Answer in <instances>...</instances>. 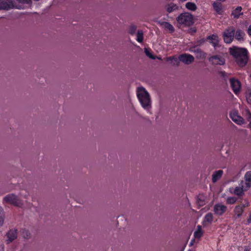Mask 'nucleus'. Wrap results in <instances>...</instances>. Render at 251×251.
Returning a JSON list of instances; mask_svg holds the SVG:
<instances>
[{
    "instance_id": "0eeeda50",
    "label": "nucleus",
    "mask_w": 251,
    "mask_h": 251,
    "mask_svg": "<svg viewBox=\"0 0 251 251\" xmlns=\"http://www.w3.org/2000/svg\"><path fill=\"white\" fill-rule=\"evenodd\" d=\"M230 117L232 120L238 125H242L244 123V120L238 115L236 111H232L230 113Z\"/></svg>"
},
{
    "instance_id": "f3484780",
    "label": "nucleus",
    "mask_w": 251,
    "mask_h": 251,
    "mask_svg": "<svg viewBox=\"0 0 251 251\" xmlns=\"http://www.w3.org/2000/svg\"><path fill=\"white\" fill-rule=\"evenodd\" d=\"M7 242L8 243H9L15 240L17 237V230L15 229L10 230L7 233Z\"/></svg>"
},
{
    "instance_id": "4c0bfd02",
    "label": "nucleus",
    "mask_w": 251,
    "mask_h": 251,
    "mask_svg": "<svg viewBox=\"0 0 251 251\" xmlns=\"http://www.w3.org/2000/svg\"><path fill=\"white\" fill-rule=\"evenodd\" d=\"M247 222L248 224H250L251 223V212L250 213L249 215V217L247 219Z\"/></svg>"
},
{
    "instance_id": "7c9ffc66",
    "label": "nucleus",
    "mask_w": 251,
    "mask_h": 251,
    "mask_svg": "<svg viewBox=\"0 0 251 251\" xmlns=\"http://www.w3.org/2000/svg\"><path fill=\"white\" fill-rule=\"evenodd\" d=\"M4 222V213L3 210L0 207V226H2Z\"/></svg>"
},
{
    "instance_id": "58836bf2",
    "label": "nucleus",
    "mask_w": 251,
    "mask_h": 251,
    "mask_svg": "<svg viewBox=\"0 0 251 251\" xmlns=\"http://www.w3.org/2000/svg\"><path fill=\"white\" fill-rule=\"evenodd\" d=\"M0 248L1 249V251H3V247L2 245L0 246Z\"/></svg>"
},
{
    "instance_id": "f257e3e1",
    "label": "nucleus",
    "mask_w": 251,
    "mask_h": 251,
    "mask_svg": "<svg viewBox=\"0 0 251 251\" xmlns=\"http://www.w3.org/2000/svg\"><path fill=\"white\" fill-rule=\"evenodd\" d=\"M136 94L142 107L148 113H151V100L148 92L143 87L137 88Z\"/></svg>"
},
{
    "instance_id": "a19ab883",
    "label": "nucleus",
    "mask_w": 251,
    "mask_h": 251,
    "mask_svg": "<svg viewBox=\"0 0 251 251\" xmlns=\"http://www.w3.org/2000/svg\"><path fill=\"white\" fill-rule=\"evenodd\" d=\"M244 251H250L248 249H245Z\"/></svg>"
},
{
    "instance_id": "4468645a",
    "label": "nucleus",
    "mask_w": 251,
    "mask_h": 251,
    "mask_svg": "<svg viewBox=\"0 0 251 251\" xmlns=\"http://www.w3.org/2000/svg\"><path fill=\"white\" fill-rule=\"evenodd\" d=\"M210 61L215 65H224L225 63V59L220 56L215 55L210 58Z\"/></svg>"
},
{
    "instance_id": "a211bd4d",
    "label": "nucleus",
    "mask_w": 251,
    "mask_h": 251,
    "mask_svg": "<svg viewBox=\"0 0 251 251\" xmlns=\"http://www.w3.org/2000/svg\"><path fill=\"white\" fill-rule=\"evenodd\" d=\"M244 209L242 208L241 206H240L239 205H237L234 209V216L236 218H238L240 217L243 213L244 212Z\"/></svg>"
},
{
    "instance_id": "393cba45",
    "label": "nucleus",
    "mask_w": 251,
    "mask_h": 251,
    "mask_svg": "<svg viewBox=\"0 0 251 251\" xmlns=\"http://www.w3.org/2000/svg\"><path fill=\"white\" fill-rule=\"evenodd\" d=\"M245 35V33L244 32L240 30V29H238L236 30V33L235 34V38L238 40V41H241L243 39V37Z\"/></svg>"
},
{
    "instance_id": "f704fd0d",
    "label": "nucleus",
    "mask_w": 251,
    "mask_h": 251,
    "mask_svg": "<svg viewBox=\"0 0 251 251\" xmlns=\"http://www.w3.org/2000/svg\"><path fill=\"white\" fill-rule=\"evenodd\" d=\"M145 52L146 54L148 56H149L150 58H151V59H154V58L153 57V56L152 55L151 53H150V52L149 51H148L147 50H145Z\"/></svg>"
},
{
    "instance_id": "6e6552de",
    "label": "nucleus",
    "mask_w": 251,
    "mask_h": 251,
    "mask_svg": "<svg viewBox=\"0 0 251 251\" xmlns=\"http://www.w3.org/2000/svg\"><path fill=\"white\" fill-rule=\"evenodd\" d=\"M179 60L186 64H190L192 63L194 60V57L188 54H183L180 55L178 57Z\"/></svg>"
},
{
    "instance_id": "2eb2a0df",
    "label": "nucleus",
    "mask_w": 251,
    "mask_h": 251,
    "mask_svg": "<svg viewBox=\"0 0 251 251\" xmlns=\"http://www.w3.org/2000/svg\"><path fill=\"white\" fill-rule=\"evenodd\" d=\"M248 190V189L246 188L244 185L242 184V182H241L238 186L234 189L233 193L237 196H242L243 195L244 191Z\"/></svg>"
},
{
    "instance_id": "f03ea898",
    "label": "nucleus",
    "mask_w": 251,
    "mask_h": 251,
    "mask_svg": "<svg viewBox=\"0 0 251 251\" xmlns=\"http://www.w3.org/2000/svg\"><path fill=\"white\" fill-rule=\"evenodd\" d=\"M230 53L241 67L244 66L248 62L247 50L245 48L234 47L230 49Z\"/></svg>"
},
{
    "instance_id": "473e14b6",
    "label": "nucleus",
    "mask_w": 251,
    "mask_h": 251,
    "mask_svg": "<svg viewBox=\"0 0 251 251\" xmlns=\"http://www.w3.org/2000/svg\"><path fill=\"white\" fill-rule=\"evenodd\" d=\"M136 26L135 25H131L129 29V33L133 35L136 31Z\"/></svg>"
},
{
    "instance_id": "1a4fd4ad",
    "label": "nucleus",
    "mask_w": 251,
    "mask_h": 251,
    "mask_svg": "<svg viewBox=\"0 0 251 251\" xmlns=\"http://www.w3.org/2000/svg\"><path fill=\"white\" fill-rule=\"evenodd\" d=\"M209 199L206 195L200 194L197 199V203L199 206H202L208 202Z\"/></svg>"
},
{
    "instance_id": "412c9836",
    "label": "nucleus",
    "mask_w": 251,
    "mask_h": 251,
    "mask_svg": "<svg viewBox=\"0 0 251 251\" xmlns=\"http://www.w3.org/2000/svg\"><path fill=\"white\" fill-rule=\"evenodd\" d=\"M208 40L214 47H216L218 44L219 38L215 35H212V36H209L208 37Z\"/></svg>"
},
{
    "instance_id": "7ed1b4c3",
    "label": "nucleus",
    "mask_w": 251,
    "mask_h": 251,
    "mask_svg": "<svg viewBox=\"0 0 251 251\" xmlns=\"http://www.w3.org/2000/svg\"><path fill=\"white\" fill-rule=\"evenodd\" d=\"M178 25L183 27L189 26L194 22L193 16L188 12L180 14L176 18Z\"/></svg>"
},
{
    "instance_id": "ddd939ff",
    "label": "nucleus",
    "mask_w": 251,
    "mask_h": 251,
    "mask_svg": "<svg viewBox=\"0 0 251 251\" xmlns=\"http://www.w3.org/2000/svg\"><path fill=\"white\" fill-rule=\"evenodd\" d=\"M204 231L202 229V227L200 225H198L197 226V228L195 231L194 232L193 237H195V239H197V243L199 242L200 240L201 237L202 236L203 234Z\"/></svg>"
},
{
    "instance_id": "2f4dec72",
    "label": "nucleus",
    "mask_w": 251,
    "mask_h": 251,
    "mask_svg": "<svg viewBox=\"0 0 251 251\" xmlns=\"http://www.w3.org/2000/svg\"><path fill=\"white\" fill-rule=\"evenodd\" d=\"M241 206L242 208L244 209L245 207H248L250 205V202L247 200H245L243 202V203L239 205Z\"/></svg>"
},
{
    "instance_id": "79ce46f5",
    "label": "nucleus",
    "mask_w": 251,
    "mask_h": 251,
    "mask_svg": "<svg viewBox=\"0 0 251 251\" xmlns=\"http://www.w3.org/2000/svg\"><path fill=\"white\" fill-rule=\"evenodd\" d=\"M187 251H192L191 250H189Z\"/></svg>"
},
{
    "instance_id": "4be33fe9",
    "label": "nucleus",
    "mask_w": 251,
    "mask_h": 251,
    "mask_svg": "<svg viewBox=\"0 0 251 251\" xmlns=\"http://www.w3.org/2000/svg\"><path fill=\"white\" fill-rule=\"evenodd\" d=\"M213 8L218 14H222L223 12L222 6L221 3L214 2L213 4Z\"/></svg>"
},
{
    "instance_id": "c756f323",
    "label": "nucleus",
    "mask_w": 251,
    "mask_h": 251,
    "mask_svg": "<svg viewBox=\"0 0 251 251\" xmlns=\"http://www.w3.org/2000/svg\"><path fill=\"white\" fill-rule=\"evenodd\" d=\"M237 198L234 197H229L226 199V203L227 204H232L236 202Z\"/></svg>"
},
{
    "instance_id": "c9c22d12",
    "label": "nucleus",
    "mask_w": 251,
    "mask_h": 251,
    "mask_svg": "<svg viewBox=\"0 0 251 251\" xmlns=\"http://www.w3.org/2000/svg\"><path fill=\"white\" fill-rule=\"evenodd\" d=\"M197 242V239H195V237H193V238L191 240L190 242L189 246H192L194 245V244Z\"/></svg>"
},
{
    "instance_id": "f8f14e48",
    "label": "nucleus",
    "mask_w": 251,
    "mask_h": 251,
    "mask_svg": "<svg viewBox=\"0 0 251 251\" xmlns=\"http://www.w3.org/2000/svg\"><path fill=\"white\" fill-rule=\"evenodd\" d=\"M245 181H242V184L244 185L249 189L251 187V171L247 172L244 176Z\"/></svg>"
},
{
    "instance_id": "72a5a7b5",
    "label": "nucleus",
    "mask_w": 251,
    "mask_h": 251,
    "mask_svg": "<svg viewBox=\"0 0 251 251\" xmlns=\"http://www.w3.org/2000/svg\"><path fill=\"white\" fill-rule=\"evenodd\" d=\"M245 114H246L247 120L249 122H251V113L248 109H246L245 110Z\"/></svg>"
},
{
    "instance_id": "20e7f679",
    "label": "nucleus",
    "mask_w": 251,
    "mask_h": 251,
    "mask_svg": "<svg viewBox=\"0 0 251 251\" xmlns=\"http://www.w3.org/2000/svg\"><path fill=\"white\" fill-rule=\"evenodd\" d=\"M235 35V29L230 26L226 28L223 32V38L226 43L229 44L233 41Z\"/></svg>"
},
{
    "instance_id": "6ab92c4d",
    "label": "nucleus",
    "mask_w": 251,
    "mask_h": 251,
    "mask_svg": "<svg viewBox=\"0 0 251 251\" xmlns=\"http://www.w3.org/2000/svg\"><path fill=\"white\" fill-rule=\"evenodd\" d=\"M223 171L222 170H218L214 172L212 176V180L213 182H217L222 176Z\"/></svg>"
},
{
    "instance_id": "a878e982",
    "label": "nucleus",
    "mask_w": 251,
    "mask_h": 251,
    "mask_svg": "<svg viewBox=\"0 0 251 251\" xmlns=\"http://www.w3.org/2000/svg\"><path fill=\"white\" fill-rule=\"evenodd\" d=\"M186 8L191 11H195L197 9V6L195 3L188 2L185 4Z\"/></svg>"
},
{
    "instance_id": "cd10ccee",
    "label": "nucleus",
    "mask_w": 251,
    "mask_h": 251,
    "mask_svg": "<svg viewBox=\"0 0 251 251\" xmlns=\"http://www.w3.org/2000/svg\"><path fill=\"white\" fill-rule=\"evenodd\" d=\"M143 33L142 30H138L136 34V40L139 43H142L143 41Z\"/></svg>"
},
{
    "instance_id": "e433bc0d",
    "label": "nucleus",
    "mask_w": 251,
    "mask_h": 251,
    "mask_svg": "<svg viewBox=\"0 0 251 251\" xmlns=\"http://www.w3.org/2000/svg\"><path fill=\"white\" fill-rule=\"evenodd\" d=\"M247 33L250 36H251V25L249 26L248 28Z\"/></svg>"
},
{
    "instance_id": "ea45409f",
    "label": "nucleus",
    "mask_w": 251,
    "mask_h": 251,
    "mask_svg": "<svg viewBox=\"0 0 251 251\" xmlns=\"http://www.w3.org/2000/svg\"><path fill=\"white\" fill-rule=\"evenodd\" d=\"M250 122V124H249V128H251V122Z\"/></svg>"
},
{
    "instance_id": "dca6fc26",
    "label": "nucleus",
    "mask_w": 251,
    "mask_h": 251,
    "mask_svg": "<svg viewBox=\"0 0 251 251\" xmlns=\"http://www.w3.org/2000/svg\"><path fill=\"white\" fill-rule=\"evenodd\" d=\"M12 6L11 0H0V9L8 10Z\"/></svg>"
},
{
    "instance_id": "b1692460",
    "label": "nucleus",
    "mask_w": 251,
    "mask_h": 251,
    "mask_svg": "<svg viewBox=\"0 0 251 251\" xmlns=\"http://www.w3.org/2000/svg\"><path fill=\"white\" fill-rule=\"evenodd\" d=\"M242 7L240 6L237 7L235 9H234L232 12V15L234 17V18H238L239 17L243 14V13L241 12Z\"/></svg>"
},
{
    "instance_id": "5701e85b",
    "label": "nucleus",
    "mask_w": 251,
    "mask_h": 251,
    "mask_svg": "<svg viewBox=\"0 0 251 251\" xmlns=\"http://www.w3.org/2000/svg\"><path fill=\"white\" fill-rule=\"evenodd\" d=\"M178 6L174 3L169 4L166 7V10L169 13H171L178 9Z\"/></svg>"
},
{
    "instance_id": "423d86ee",
    "label": "nucleus",
    "mask_w": 251,
    "mask_h": 251,
    "mask_svg": "<svg viewBox=\"0 0 251 251\" xmlns=\"http://www.w3.org/2000/svg\"><path fill=\"white\" fill-rule=\"evenodd\" d=\"M230 86L232 89L233 91L236 95H238L240 93L241 85L240 82L238 80L234 78H231L229 79Z\"/></svg>"
},
{
    "instance_id": "9d476101",
    "label": "nucleus",
    "mask_w": 251,
    "mask_h": 251,
    "mask_svg": "<svg viewBox=\"0 0 251 251\" xmlns=\"http://www.w3.org/2000/svg\"><path fill=\"white\" fill-rule=\"evenodd\" d=\"M227 207L221 204H216L214 207V212L216 215H222L226 210Z\"/></svg>"
},
{
    "instance_id": "39448f33",
    "label": "nucleus",
    "mask_w": 251,
    "mask_h": 251,
    "mask_svg": "<svg viewBox=\"0 0 251 251\" xmlns=\"http://www.w3.org/2000/svg\"><path fill=\"white\" fill-rule=\"evenodd\" d=\"M4 201L9 203L16 206H20L21 204L18 197L13 194H9L4 198Z\"/></svg>"
},
{
    "instance_id": "aec40b11",
    "label": "nucleus",
    "mask_w": 251,
    "mask_h": 251,
    "mask_svg": "<svg viewBox=\"0 0 251 251\" xmlns=\"http://www.w3.org/2000/svg\"><path fill=\"white\" fill-rule=\"evenodd\" d=\"M162 27L170 33H173L175 31V28L172 25L168 22H163L161 24Z\"/></svg>"
},
{
    "instance_id": "c85d7f7f",
    "label": "nucleus",
    "mask_w": 251,
    "mask_h": 251,
    "mask_svg": "<svg viewBox=\"0 0 251 251\" xmlns=\"http://www.w3.org/2000/svg\"><path fill=\"white\" fill-rule=\"evenodd\" d=\"M246 98L248 103L251 104V89H249L246 93Z\"/></svg>"
},
{
    "instance_id": "9b49d317",
    "label": "nucleus",
    "mask_w": 251,
    "mask_h": 251,
    "mask_svg": "<svg viewBox=\"0 0 251 251\" xmlns=\"http://www.w3.org/2000/svg\"><path fill=\"white\" fill-rule=\"evenodd\" d=\"M213 221V215L211 213H207L203 217L202 224L204 227L211 225Z\"/></svg>"
},
{
    "instance_id": "bb28decb",
    "label": "nucleus",
    "mask_w": 251,
    "mask_h": 251,
    "mask_svg": "<svg viewBox=\"0 0 251 251\" xmlns=\"http://www.w3.org/2000/svg\"><path fill=\"white\" fill-rule=\"evenodd\" d=\"M167 61H169L174 65H177L179 63L178 59L175 56H171L166 58Z\"/></svg>"
}]
</instances>
